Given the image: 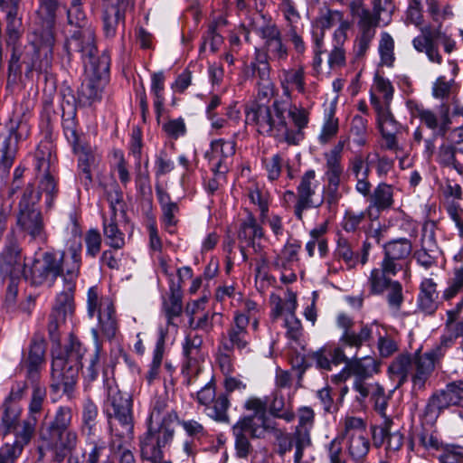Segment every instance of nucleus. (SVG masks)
I'll use <instances>...</instances> for the list:
<instances>
[{
  "label": "nucleus",
  "instance_id": "obj_1",
  "mask_svg": "<svg viewBox=\"0 0 463 463\" xmlns=\"http://www.w3.org/2000/svg\"><path fill=\"white\" fill-rule=\"evenodd\" d=\"M35 160L39 191H36L32 184H29L24 189L18 203L16 225L24 237L30 238V241L44 243L47 240L45 223L37 204L41 198V193H44L46 208L51 209L53 206L58 188L51 171L54 158H52L50 148L46 146L39 148L35 154Z\"/></svg>",
  "mask_w": 463,
  "mask_h": 463
},
{
  "label": "nucleus",
  "instance_id": "obj_2",
  "mask_svg": "<svg viewBox=\"0 0 463 463\" xmlns=\"http://www.w3.org/2000/svg\"><path fill=\"white\" fill-rule=\"evenodd\" d=\"M245 114V122L255 125L260 134L289 146H297L304 139V129L309 121L306 109L283 99H276L270 106L252 105Z\"/></svg>",
  "mask_w": 463,
  "mask_h": 463
},
{
  "label": "nucleus",
  "instance_id": "obj_3",
  "mask_svg": "<svg viewBox=\"0 0 463 463\" xmlns=\"http://www.w3.org/2000/svg\"><path fill=\"white\" fill-rule=\"evenodd\" d=\"M336 325L342 334L338 345L331 352L335 364L347 363V368L355 380H366L377 373L379 364L374 358H356L357 351L372 338V326L362 323L359 331H355L354 319L345 313L338 314Z\"/></svg>",
  "mask_w": 463,
  "mask_h": 463
},
{
  "label": "nucleus",
  "instance_id": "obj_4",
  "mask_svg": "<svg viewBox=\"0 0 463 463\" xmlns=\"http://www.w3.org/2000/svg\"><path fill=\"white\" fill-rule=\"evenodd\" d=\"M110 435L109 446L112 450H121L119 463H135L132 451L125 449L134 437L132 400L118 388H109L104 404Z\"/></svg>",
  "mask_w": 463,
  "mask_h": 463
},
{
  "label": "nucleus",
  "instance_id": "obj_5",
  "mask_svg": "<svg viewBox=\"0 0 463 463\" xmlns=\"http://www.w3.org/2000/svg\"><path fill=\"white\" fill-rule=\"evenodd\" d=\"M177 413L169 407L166 394L156 396L151 403L147 430L140 438L141 457L156 461L161 458V448L169 445L175 436Z\"/></svg>",
  "mask_w": 463,
  "mask_h": 463
},
{
  "label": "nucleus",
  "instance_id": "obj_6",
  "mask_svg": "<svg viewBox=\"0 0 463 463\" xmlns=\"http://www.w3.org/2000/svg\"><path fill=\"white\" fill-rule=\"evenodd\" d=\"M58 260L62 269H65V274L63 275L64 288L56 297L48 323V332L53 342L59 341L60 329L74 310L73 291L81 264V245L80 243L71 245Z\"/></svg>",
  "mask_w": 463,
  "mask_h": 463
},
{
  "label": "nucleus",
  "instance_id": "obj_7",
  "mask_svg": "<svg viewBox=\"0 0 463 463\" xmlns=\"http://www.w3.org/2000/svg\"><path fill=\"white\" fill-rule=\"evenodd\" d=\"M85 351L80 342L71 340L63 351L53 354L51 384L53 391L62 388L63 392L71 398L79 371L82 368L81 359Z\"/></svg>",
  "mask_w": 463,
  "mask_h": 463
},
{
  "label": "nucleus",
  "instance_id": "obj_8",
  "mask_svg": "<svg viewBox=\"0 0 463 463\" xmlns=\"http://www.w3.org/2000/svg\"><path fill=\"white\" fill-rule=\"evenodd\" d=\"M433 371V364L428 356L421 354H401L390 364L388 372L391 378L402 385L411 376L413 388L422 390Z\"/></svg>",
  "mask_w": 463,
  "mask_h": 463
},
{
  "label": "nucleus",
  "instance_id": "obj_9",
  "mask_svg": "<svg viewBox=\"0 0 463 463\" xmlns=\"http://www.w3.org/2000/svg\"><path fill=\"white\" fill-rule=\"evenodd\" d=\"M315 412L310 407L298 410V421L292 433L279 432L277 437V453L284 457L295 449L294 463H302L304 451L312 445L311 430L314 428Z\"/></svg>",
  "mask_w": 463,
  "mask_h": 463
},
{
  "label": "nucleus",
  "instance_id": "obj_10",
  "mask_svg": "<svg viewBox=\"0 0 463 463\" xmlns=\"http://www.w3.org/2000/svg\"><path fill=\"white\" fill-rule=\"evenodd\" d=\"M80 4L81 0H71V7L67 11L69 24L77 30L66 39L64 48L69 54L77 52L92 57L96 52L95 31L89 24Z\"/></svg>",
  "mask_w": 463,
  "mask_h": 463
},
{
  "label": "nucleus",
  "instance_id": "obj_11",
  "mask_svg": "<svg viewBox=\"0 0 463 463\" xmlns=\"http://www.w3.org/2000/svg\"><path fill=\"white\" fill-rule=\"evenodd\" d=\"M421 35L413 38L412 46L418 52H424L432 63L439 65L443 62L442 55L435 40L439 41L446 53L449 54L457 49L456 41L439 28H434L431 33V27L427 25L421 28Z\"/></svg>",
  "mask_w": 463,
  "mask_h": 463
},
{
  "label": "nucleus",
  "instance_id": "obj_12",
  "mask_svg": "<svg viewBox=\"0 0 463 463\" xmlns=\"http://www.w3.org/2000/svg\"><path fill=\"white\" fill-rule=\"evenodd\" d=\"M421 35L413 38L412 46L418 52H424L432 63L439 65L443 62L442 55L435 40L439 41L446 53L449 54L457 49L456 41L439 28H434L431 33V27L427 25L421 28Z\"/></svg>",
  "mask_w": 463,
  "mask_h": 463
},
{
  "label": "nucleus",
  "instance_id": "obj_13",
  "mask_svg": "<svg viewBox=\"0 0 463 463\" xmlns=\"http://www.w3.org/2000/svg\"><path fill=\"white\" fill-rule=\"evenodd\" d=\"M87 307L90 317L97 315L103 335L109 339L114 337L118 330V322L112 299L100 296L98 288L91 287L87 294Z\"/></svg>",
  "mask_w": 463,
  "mask_h": 463
},
{
  "label": "nucleus",
  "instance_id": "obj_14",
  "mask_svg": "<svg viewBox=\"0 0 463 463\" xmlns=\"http://www.w3.org/2000/svg\"><path fill=\"white\" fill-rule=\"evenodd\" d=\"M250 317L244 313H235L233 319L220 338V350L249 353L251 336L249 332Z\"/></svg>",
  "mask_w": 463,
  "mask_h": 463
},
{
  "label": "nucleus",
  "instance_id": "obj_15",
  "mask_svg": "<svg viewBox=\"0 0 463 463\" xmlns=\"http://www.w3.org/2000/svg\"><path fill=\"white\" fill-rule=\"evenodd\" d=\"M406 106L411 114L420 120L430 129L433 131V137H444L449 128L451 119L449 117V109L448 106L440 107V116L429 109H425L422 104L410 99L406 102Z\"/></svg>",
  "mask_w": 463,
  "mask_h": 463
},
{
  "label": "nucleus",
  "instance_id": "obj_16",
  "mask_svg": "<svg viewBox=\"0 0 463 463\" xmlns=\"http://www.w3.org/2000/svg\"><path fill=\"white\" fill-rule=\"evenodd\" d=\"M62 275V267L58 258L51 252H44L35 259L30 267V279L33 285L52 286Z\"/></svg>",
  "mask_w": 463,
  "mask_h": 463
},
{
  "label": "nucleus",
  "instance_id": "obj_17",
  "mask_svg": "<svg viewBox=\"0 0 463 463\" xmlns=\"http://www.w3.org/2000/svg\"><path fill=\"white\" fill-rule=\"evenodd\" d=\"M317 188L316 181V172L313 169L307 170L300 178L297 187V203L294 208L295 216L298 220L303 219V213L311 208H317L321 205L323 200L316 202L313 196Z\"/></svg>",
  "mask_w": 463,
  "mask_h": 463
},
{
  "label": "nucleus",
  "instance_id": "obj_18",
  "mask_svg": "<svg viewBox=\"0 0 463 463\" xmlns=\"http://www.w3.org/2000/svg\"><path fill=\"white\" fill-rule=\"evenodd\" d=\"M24 269L21 261V248L13 233L0 252V273L8 279H20Z\"/></svg>",
  "mask_w": 463,
  "mask_h": 463
},
{
  "label": "nucleus",
  "instance_id": "obj_19",
  "mask_svg": "<svg viewBox=\"0 0 463 463\" xmlns=\"http://www.w3.org/2000/svg\"><path fill=\"white\" fill-rule=\"evenodd\" d=\"M18 128H23V126L12 124L8 128L0 132V174L2 177L8 175L17 154Z\"/></svg>",
  "mask_w": 463,
  "mask_h": 463
},
{
  "label": "nucleus",
  "instance_id": "obj_20",
  "mask_svg": "<svg viewBox=\"0 0 463 463\" xmlns=\"http://www.w3.org/2000/svg\"><path fill=\"white\" fill-rule=\"evenodd\" d=\"M234 153V141L217 139L212 141L211 149L205 153V157L209 160L214 174L218 176H222L228 171L231 158Z\"/></svg>",
  "mask_w": 463,
  "mask_h": 463
},
{
  "label": "nucleus",
  "instance_id": "obj_21",
  "mask_svg": "<svg viewBox=\"0 0 463 463\" xmlns=\"http://www.w3.org/2000/svg\"><path fill=\"white\" fill-rule=\"evenodd\" d=\"M135 0H103V31L107 38L116 35L119 22H124V13L128 6H133Z\"/></svg>",
  "mask_w": 463,
  "mask_h": 463
},
{
  "label": "nucleus",
  "instance_id": "obj_22",
  "mask_svg": "<svg viewBox=\"0 0 463 463\" xmlns=\"http://www.w3.org/2000/svg\"><path fill=\"white\" fill-rule=\"evenodd\" d=\"M57 0H41L37 14L41 20L42 29L36 33L44 45L51 48L53 46L55 39L53 26L55 24V15L57 10Z\"/></svg>",
  "mask_w": 463,
  "mask_h": 463
},
{
  "label": "nucleus",
  "instance_id": "obj_23",
  "mask_svg": "<svg viewBox=\"0 0 463 463\" xmlns=\"http://www.w3.org/2000/svg\"><path fill=\"white\" fill-rule=\"evenodd\" d=\"M237 423L241 426L252 439H265L268 434L276 438L282 430L277 428V422L268 415L244 416Z\"/></svg>",
  "mask_w": 463,
  "mask_h": 463
},
{
  "label": "nucleus",
  "instance_id": "obj_24",
  "mask_svg": "<svg viewBox=\"0 0 463 463\" xmlns=\"http://www.w3.org/2000/svg\"><path fill=\"white\" fill-rule=\"evenodd\" d=\"M336 24L338 28L334 33L335 41L339 43L344 42L346 38V31L349 28V23L344 19V14L337 10L324 9L321 10L319 15L316 18L314 25L321 30L319 37H324V31L329 29Z\"/></svg>",
  "mask_w": 463,
  "mask_h": 463
},
{
  "label": "nucleus",
  "instance_id": "obj_25",
  "mask_svg": "<svg viewBox=\"0 0 463 463\" xmlns=\"http://www.w3.org/2000/svg\"><path fill=\"white\" fill-rule=\"evenodd\" d=\"M109 71V61L106 57H102L99 61V68L97 74V79L88 78L82 84L80 90V99L84 105H91L93 102L100 100L103 84L100 80L103 74Z\"/></svg>",
  "mask_w": 463,
  "mask_h": 463
},
{
  "label": "nucleus",
  "instance_id": "obj_26",
  "mask_svg": "<svg viewBox=\"0 0 463 463\" xmlns=\"http://www.w3.org/2000/svg\"><path fill=\"white\" fill-rule=\"evenodd\" d=\"M451 406H457L445 388L436 391L429 398L423 411L424 422L435 425L439 415Z\"/></svg>",
  "mask_w": 463,
  "mask_h": 463
},
{
  "label": "nucleus",
  "instance_id": "obj_27",
  "mask_svg": "<svg viewBox=\"0 0 463 463\" xmlns=\"http://www.w3.org/2000/svg\"><path fill=\"white\" fill-rule=\"evenodd\" d=\"M394 187L387 183H379L369 196L367 215L372 218L373 212L380 213L390 210L394 205Z\"/></svg>",
  "mask_w": 463,
  "mask_h": 463
},
{
  "label": "nucleus",
  "instance_id": "obj_28",
  "mask_svg": "<svg viewBox=\"0 0 463 463\" xmlns=\"http://www.w3.org/2000/svg\"><path fill=\"white\" fill-rule=\"evenodd\" d=\"M203 338L198 335H187L183 344V352L185 357L184 368L188 375L197 374L201 370V362L203 355L201 352Z\"/></svg>",
  "mask_w": 463,
  "mask_h": 463
},
{
  "label": "nucleus",
  "instance_id": "obj_29",
  "mask_svg": "<svg viewBox=\"0 0 463 463\" xmlns=\"http://www.w3.org/2000/svg\"><path fill=\"white\" fill-rule=\"evenodd\" d=\"M325 180L327 183V195L326 202L329 207L335 206L339 198L338 187L341 183V177L344 173V167L341 161L326 158Z\"/></svg>",
  "mask_w": 463,
  "mask_h": 463
},
{
  "label": "nucleus",
  "instance_id": "obj_30",
  "mask_svg": "<svg viewBox=\"0 0 463 463\" xmlns=\"http://www.w3.org/2000/svg\"><path fill=\"white\" fill-rule=\"evenodd\" d=\"M384 257L383 262L392 265L400 271L402 269V261L406 260L411 253L412 245L410 240L401 238L389 241L384 245Z\"/></svg>",
  "mask_w": 463,
  "mask_h": 463
},
{
  "label": "nucleus",
  "instance_id": "obj_31",
  "mask_svg": "<svg viewBox=\"0 0 463 463\" xmlns=\"http://www.w3.org/2000/svg\"><path fill=\"white\" fill-rule=\"evenodd\" d=\"M398 272L394 266L381 261L380 267L373 269L368 277L370 294L383 295L394 281L391 277H394Z\"/></svg>",
  "mask_w": 463,
  "mask_h": 463
},
{
  "label": "nucleus",
  "instance_id": "obj_32",
  "mask_svg": "<svg viewBox=\"0 0 463 463\" xmlns=\"http://www.w3.org/2000/svg\"><path fill=\"white\" fill-rule=\"evenodd\" d=\"M244 74L247 78H258L256 84L266 90L265 95L271 91L270 64L263 55L254 53V60L245 67Z\"/></svg>",
  "mask_w": 463,
  "mask_h": 463
},
{
  "label": "nucleus",
  "instance_id": "obj_33",
  "mask_svg": "<svg viewBox=\"0 0 463 463\" xmlns=\"http://www.w3.org/2000/svg\"><path fill=\"white\" fill-rule=\"evenodd\" d=\"M98 416V406L92 400L86 398L82 403L80 431L91 442L97 433Z\"/></svg>",
  "mask_w": 463,
  "mask_h": 463
},
{
  "label": "nucleus",
  "instance_id": "obj_34",
  "mask_svg": "<svg viewBox=\"0 0 463 463\" xmlns=\"http://www.w3.org/2000/svg\"><path fill=\"white\" fill-rule=\"evenodd\" d=\"M371 104L377 113V121L381 133L399 132L401 125L395 120L390 110V106H383L373 94L371 95Z\"/></svg>",
  "mask_w": 463,
  "mask_h": 463
},
{
  "label": "nucleus",
  "instance_id": "obj_35",
  "mask_svg": "<svg viewBox=\"0 0 463 463\" xmlns=\"http://www.w3.org/2000/svg\"><path fill=\"white\" fill-rule=\"evenodd\" d=\"M437 162L446 167H451L458 173H463V147L442 144L438 150Z\"/></svg>",
  "mask_w": 463,
  "mask_h": 463
},
{
  "label": "nucleus",
  "instance_id": "obj_36",
  "mask_svg": "<svg viewBox=\"0 0 463 463\" xmlns=\"http://www.w3.org/2000/svg\"><path fill=\"white\" fill-rule=\"evenodd\" d=\"M118 215H102V231L107 244L115 249H122L125 245V235L118 225Z\"/></svg>",
  "mask_w": 463,
  "mask_h": 463
},
{
  "label": "nucleus",
  "instance_id": "obj_37",
  "mask_svg": "<svg viewBox=\"0 0 463 463\" xmlns=\"http://www.w3.org/2000/svg\"><path fill=\"white\" fill-rule=\"evenodd\" d=\"M463 324H457L456 330H449L441 335L439 345H438L431 351L421 354L422 356H428L435 366V363L442 358L446 351L453 345L455 340L462 334Z\"/></svg>",
  "mask_w": 463,
  "mask_h": 463
},
{
  "label": "nucleus",
  "instance_id": "obj_38",
  "mask_svg": "<svg viewBox=\"0 0 463 463\" xmlns=\"http://www.w3.org/2000/svg\"><path fill=\"white\" fill-rule=\"evenodd\" d=\"M0 422V437L5 439L21 422L22 408L15 402H5Z\"/></svg>",
  "mask_w": 463,
  "mask_h": 463
},
{
  "label": "nucleus",
  "instance_id": "obj_39",
  "mask_svg": "<svg viewBox=\"0 0 463 463\" xmlns=\"http://www.w3.org/2000/svg\"><path fill=\"white\" fill-rule=\"evenodd\" d=\"M264 236L262 227L257 222L256 218L251 213L242 221L238 232V240L240 244H248L251 241L260 240Z\"/></svg>",
  "mask_w": 463,
  "mask_h": 463
},
{
  "label": "nucleus",
  "instance_id": "obj_40",
  "mask_svg": "<svg viewBox=\"0 0 463 463\" xmlns=\"http://www.w3.org/2000/svg\"><path fill=\"white\" fill-rule=\"evenodd\" d=\"M171 295L168 300H165L163 305L167 324L174 326V318L178 317L183 310L182 304V291L180 284H175L172 281L170 286Z\"/></svg>",
  "mask_w": 463,
  "mask_h": 463
},
{
  "label": "nucleus",
  "instance_id": "obj_41",
  "mask_svg": "<svg viewBox=\"0 0 463 463\" xmlns=\"http://www.w3.org/2000/svg\"><path fill=\"white\" fill-rule=\"evenodd\" d=\"M255 54L263 55L269 61H274L278 64H281V62L288 59V50L281 37L266 46H262L261 48L256 47Z\"/></svg>",
  "mask_w": 463,
  "mask_h": 463
},
{
  "label": "nucleus",
  "instance_id": "obj_42",
  "mask_svg": "<svg viewBox=\"0 0 463 463\" xmlns=\"http://www.w3.org/2000/svg\"><path fill=\"white\" fill-rule=\"evenodd\" d=\"M230 407V400L226 393L218 394L214 400L206 408L205 414L211 419L218 422H228V409Z\"/></svg>",
  "mask_w": 463,
  "mask_h": 463
},
{
  "label": "nucleus",
  "instance_id": "obj_43",
  "mask_svg": "<svg viewBox=\"0 0 463 463\" xmlns=\"http://www.w3.org/2000/svg\"><path fill=\"white\" fill-rule=\"evenodd\" d=\"M37 417H27L17 424L14 429H12L11 433L14 436V440L13 442L24 449V447L31 442L34 435Z\"/></svg>",
  "mask_w": 463,
  "mask_h": 463
},
{
  "label": "nucleus",
  "instance_id": "obj_44",
  "mask_svg": "<svg viewBox=\"0 0 463 463\" xmlns=\"http://www.w3.org/2000/svg\"><path fill=\"white\" fill-rule=\"evenodd\" d=\"M269 413L278 419L291 422L295 419V412L290 402H287L283 395L275 393L269 405Z\"/></svg>",
  "mask_w": 463,
  "mask_h": 463
},
{
  "label": "nucleus",
  "instance_id": "obj_45",
  "mask_svg": "<svg viewBox=\"0 0 463 463\" xmlns=\"http://www.w3.org/2000/svg\"><path fill=\"white\" fill-rule=\"evenodd\" d=\"M49 439L54 449L71 452L77 446L78 434L74 430L70 429L51 433Z\"/></svg>",
  "mask_w": 463,
  "mask_h": 463
},
{
  "label": "nucleus",
  "instance_id": "obj_46",
  "mask_svg": "<svg viewBox=\"0 0 463 463\" xmlns=\"http://www.w3.org/2000/svg\"><path fill=\"white\" fill-rule=\"evenodd\" d=\"M427 13L435 24V28L440 30L443 23L454 16L451 6L449 5H440L438 0H427Z\"/></svg>",
  "mask_w": 463,
  "mask_h": 463
},
{
  "label": "nucleus",
  "instance_id": "obj_47",
  "mask_svg": "<svg viewBox=\"0 0 463 463\" xmlns=\"http://www.w3.org/2000/svg\"><path fill=\"white\" fill-rule=\"evenodd\" d=\"M434 425L430 426L424 422L423 417L421 418V430L418 433L419 443L426 449L439 450L442 448L438 431L433 429Z\"/></svg>",
  "mask_w": 463,
  "mask_h": 463
},
{
  "label": "nucleus",
  "instance_id": "obj_48",
  "mask_svg": "<svg viewBox=\"0 0 463 463\" xmlns=\"http://www.w3.org/2000/svg\"><path fill=\"white\" fill-rule=\"evenodd\" d=\"M247 196L251 203L257 205L260 212V218L264 219L269 212V194L257 183L250 184L247 188Z\"/></svg>",
  "mask_w": 463,
  "mask_h": 463
},
{
  "label": "nucleus",
  "instance_id": "obj_49",
  "mask_svg": "<svg viewBox=\"0 0 463 463\" xmlns=\"http://www.w3.org/2000/svg\"><path fill=\"white\" fill-rule=\"evenodd\" d=\"M338 129V118L335 117V109L331 108L325 114L321 132L317 137L318 142L321 145L329 143L336 136Z\"/></svg>",
  "mask_w": 463,
  "mask_h": 463
},
{
  "label": "nucleus",
  "instance_id": "obj_50",
  "mask_svg": "<svg viewBox=\"0 0 463 463\" xmlns=\"http://www.w3.org/2000/svg\"><path fill=\"white\" fill-rule=\"evenodd\" d=\"M165 75L162 71L155 72L151 76V92L154 95V108L157 118L164 109Z\"/></svg>",
  "mask_w": 463,
  "mask_h": 463
},
{
  "label": "nucleus",
  "instance_id": "obj_51",
  "mask_svg": "<svg viewBox=\"0 0 463 463\" xmlns=\"http://www.w3.org/2000/svg\"><path fill=\"white\" fill-rule=\"evenodd\" d=\"M348 439V452L354 461L364 458L370 448V442L366 434L351 436Z\"/></svg>",
  "mask_w": 463,
  "mask_h": 463
},
{
  "label": "nucleus",
  "instance_id": "obj_52",
  "mask_svg": "<svg viewBox=\"0 0 463 463\" xmlns=\"http://www.w3.org/2000/svg\"><path fill=\"white\" fill-rule=\"evenodd\" d=\"M20 0H0V8L5 14L7 21V31L15 33L21 24V19L18 17Z\"/></svg>",
  "mask_w": 463,
  "mask_h": 463
},
{
  "label": "nucleus",
  "instance_id": "obj_53",
  "mask_svg": "<svg viewBox=\"0 0 463 463\" xmlns=\"http://www.w3.org/2000/svg\"><path fill=\"white\" fill-rule=\"evenodd\" d=\"M72 420V411L70 407L60 406L53 417V420L48 426V433H53L57 431H63L70 430V426Z\"/></svg>",
  "mask_w": 463,
  "mask_h": 463
},
{
  "label": "nucleus",
  "instance_id": "obj_54",
  "mask_svg": "<svg viewBox=\"0 0 463 463\" xmlns=\"http://www.w3.org/2000/svg\"><path fill=\"white\" fill-rule=\"evenodd\" d=\"M383 10L384 8L381 6V0L375 1L373 4V11L375 14H372L369 11L359 18L358 25L360 33H366L370 32L372 35H375V28L378 26L380 15Z\"/></svg>",
  "mask_w": 463,
  "mask_h": 463
},
{
  "label": "nucleus",
  "instance_id": "obj_55",
  "mask_svg": "<svg viewBox=\"0 0 463 463\" xmlns=\"http://www.w3.org/2000/svg\"><path fill=\"white\" fill-rule=\"evenodd\" d=\"M382 65L392 67L395 61L394 41L386 32L382 33L378 46Z\"/></svg>",
  "mask_w": 463,
  "mask_h": 463
},
{
  "label": "nucleus",
  "instance_id": "obj_56",
  "mask_svg": "<svg viewBox=\"0 0 463 463\" xmlns=\"http://www.w3.org/2000/svg\"><path fill=\"white\" fill-rule=\"evenodd\" d=\"M372 388V398L374 401V409L384 420L385 427L390 428L392 420L387 415L388 397L385 395L384 389L379 384H375Z\"/></svg>",
  "mask_w": 463,
  "mask_h": 463
},
{
  "label": "nucleus",
  "instance_id": "obj_57",
  "mask_svg": "<svg viewBox=\"0 0 463 463\" xmlns=\"http://www.w3.org/2000/svg\"><path fill=\"white\" fill-rule=\"evenodd\" d=\"M107 200L109 203V215H125L123 193L118 184H113L106 190Z\"/></svg>",
  "mask_w": 463,
  "mask_h": 463
},
{
  "label": "nucleus",
  "instance_id": "obj_58",
  "mask_svg": "<svg viewBox=\"0 0 463 463\" xmlns=\"http://www.w3.org/2000/svg\"><path fill=\"white\" fill-rule=\"evenodd\" d=\"M204 302V299L202 298L198 301L194 302L193 306L194 308L192 311H189V307H187L186 311L190 313V319H189V325L193 329L195 330H203L204 332H210L213 329V316H210L208 313L203 314L202 317L195 319L194 317L195 313V308H198L201 304Z\"/></svg>",
  "mask_w": 463,
  "mask_h": 463
},
{
  "label": "nucleus",
  "instance_id": "obj_59",
  "mask_svg": "<svg viewBox=\"0 0 463 463\" xmlns=\"http://www.w3.org/2000/svg\"><path fill=\"white\" fill-rule=\"evenodd\" d=\"M281 84L285 92H288V87L291 86L303 93L305 91L304 70L302 68L284 70Z\"/></svg>",
  "mask_w": 463,
  "mask_h": 463
},
{
  "label": "nucleus",
  "instance_id": "obj_60",
  "mask_svg": "<svg viewBox=\"0 0 463 463\" xmlns=\"http://www.w3.org/2000/svg\"><path fill=\"white\" fill-rule=\"evenodd\" d=\"M248 433L237 422L232 427V434L235 439V449L239 458H247L251 450L250 442L246 435Z\"/></svg>",
  "mask_w": 463,
  "mask_h": 463
},
{
  "label": "nucleus",
  "instance_id": "obj_61",
  "mask_svg": "<svg viewBox=\"0 0 463 463\" xmlns=\"http://www.w3.org/2000/svg\"><path fill=\"white\" fill-rule=\"evenodd\" d=\"M386 291L388 307L392 312L397 313L400 311L404 300L402 286L398 280H395L387 288Z\"/></svg>",
  "mask_w": 463,
  "mask_h": 463
},
{
  "label": "nucleus",
  "instance_id": "obj_62",
  "mask_svg": "<svg viewBox=\"0 0 463 463\" xmlns=\"http://www.w3.org/2000/svg\"><path fill=\"white\" fill-rule=\"evenodd\" d=\"M367 215V208L364 211L354 212L346 210L345 212L341 226L347 232H355Z\"/></svg>",
  "mask_w": 463,
  "mask_h": 463
},
{
  "label": "nucleus",
  "instance_id": "obj_63",
  "mask_svg": "<svg viewBox=\"0 0 463 463\" xmlns=\"http://www.w3.org/2000/svg\"><path fill=\"white\" fill-rule=\"evenodd\" d=\"M438 458L439 463H461L463 461V447L454 444L442 446Z\"/></svg>",
  "mask_w": 463,
  "mask_h": 463
},
{
  "label": "nucleus",
  "instance_id": "obj_64",
  "mask_svg": "<svg viewBox=\"0 0 463 463\" xmlns=\"http://www.w3.org/2000/svg\"><path fill=\"white\" fill-rule=\"evenodd\" d=\"M460 291H463V265L454 269L453 277L448 282V288L443 292V298L449 300Z\"/></svg>",
  "mask_w": 463,
  "mask_h": 463
}]
</instances>
